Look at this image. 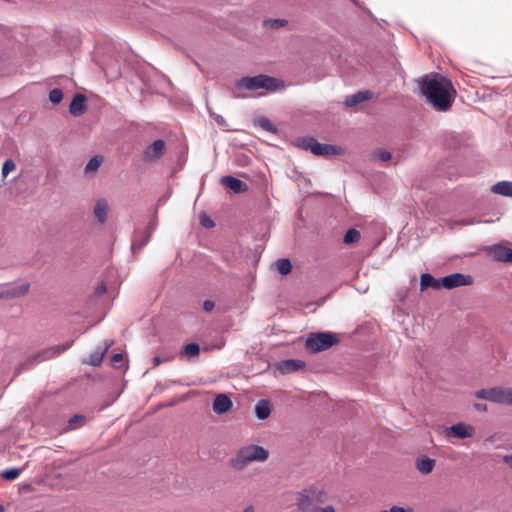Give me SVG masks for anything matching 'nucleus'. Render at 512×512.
I'll return each mask as SVG.
<instances>
[{"label": "nucleus", "instance_id": "nucleus-29", "mask_svg": "<svg viewBox=\"0 0 512 512\" xmlns=\"http://www.w3.org/2000/svg\"><path fill=\"white\" fill-rule=\"evenodd\" d=\"M200 347L196 343H190L184 346L182 354L189 356V357H195L199 354Z\"/></svg>", "mask_w": 512, "mask_h": 512}, {"label": "nucleus", "instance_id": "nucleus-15", "mask_svg": "<svg viewBox=\"0 0 512 512\" xmlns=\"http://www.w3.org/2000/svg\"><path fill=\"white\" fill-rule=\"evenodd\" d=\"M305 367V362L299 359H288L278 363L277 368L282 374L296 372Z\"/></svg>", "mask_w": 512, "mask_h": 512}, {"label": "nucleus", "instance_id": "nucleus-22", "mask_svg": "<svg viewBox=\"0 0 512 512\" xmlns=\"http://www.w3.org/2000/svg\"><path fill=\"white\" fill-rule=\"evenodd\" d=\"M491 191L495 194L512 197V182L511 181H500L494 184Z\"/></svg>", "mask_w": 512, "mask_h": 512}, {"label": "nucleus", "instance_id": "nucleus-11", "mask_svg": "<svg viewBox=\"0 0 512 512\" xmlns=\"http://www.w3.org/2000/svg\"><path fill=\"white\" fill-rule=\"evenodd\" d=\"M488 251L494 260L512 263V249L502 245H494Z\"/></svg>", "mask_w": 512, "mask_h": 512}, {"label": "nucleus", "instance_id": "nucleus-4", "mask_svg": "<svg viewBox=\"0 0 512 512\" xmlns=\"http://www.w3.org/2000/svg\"><path fill=\"white\" fill-rule=\"evenodd\" d=\"M326 500L327 492L325 489L310 486L297 494L296 505L302 512H311L312 508L317 507L316 504L324 503Z\"/></svg>", "mask_w": 512, "mask_h": 512}, {"label": "nucleus", "instance_id": "nucleus-12", "mask_svg": "<svg viewBox=\"0 0 512 512\" xmlns=\"http://www.w3.org/2000/svg\"><path fill=\"white\" fill-rule=\"evenodd\" d=\"M220 183L234 193H243L248 190V185L244 181L230 175L221 177Z\"/></svg>", "mask_w": 512, "mask_h": 512}, {"label": "nucleus", "instance_id": "nucleus-2", "mask_svg": "<svg viewBox=\"0 0 512 512\" xmlns=\"http://www.w3.org/2000/svg\"><path fill=\"white\" fill-rule=\"evenodd\" d=\"M268 457L269 452L264 447L250 444L241 447L229 460V465L236 471H242L252 462H265Z\"/></svg>", "mask_w": 512, "mask_h": 512}, {"label": "nucleus", "instance_id": "nucleus-40", "mask_svg": "<svg viewBox=\"0 0 512 512\" xmlns=\"http://www.w3.org/2000/svg\"><path fill=\"white\" fill-rule=\"evenodd\" d=\"M111 360L113 364H117L118 362H121L123 360V355L120 353H116L112 356Z\"/></svg>", "mask_w": 512, "mask_h": 512}, {"label": "nucleus", "instance_id": "nucleus-21", "mask_svg": "<svg viewBox=\"0 0 512 512\" xmlns=\"http://www.w3.org/2000/svg\"><path fill=\"white\" fill-rule=\"evenodd\" d=\"M441 278L436 279L432 275L428 273H424L421 275L420 278V286L421 290L427 289V288H433V289H440L442 288V285L440 284Z\"/></svg>", "mask_w": 512, "mask_h": 512}, {"label": "nucleus", "instance_id": "nucleus-39", "mask_svg": "<svg viewBox=\"0 0 512 512\" xmlns=\"http://www.w3.org/2000/svg\"><path fill=\"white\" fill-rule=\"evenodd\" d=\"M214 306H215V305H214V303H213L212 301H210V300H206V301H204V303H203V309H204L205 311H207V312L212 311V310H213V308H214Z\"/></svg>", "mask_w": 512, "mask_h": 512}, {"label": "nucleus", "instance_id": "nucleus-6", "mask_svg": "<svg viewBox=\"0 0 512 512\" xmlns=\"http://www.w3.org/2000/svg\"><path fill=\"white\" fill-rule=\"evenodd\" d=\"M475 397L485 399L497 404L512 406V388L509 387H492L480 389L475 392Z\"/></svg>", "mask_w": 512, "mask_h": 512}, {"label": "nucleus", "instance_id": "nucleus-24", "mask_svg": "<svg viewBox=\"0 0 512 512\" xmlns=\"http://www.w3.org/2000/svg\"><path fill=\"white\" fill-rule=\"evenodd\" d=\"M110 345H106L103 349H98L94 353H92L89 357V361L87 362L93 366H99L102 363L103 357L106 354Z\"/></svg>", "mask_w": 512, "mask_h": 512}, {"label": "nucleus", "instance_id": "nucleus-8", "mask_svg": "<svg viewBox=\"0 0 512 512\" xmlns=\"http://www.w3.org/2000/svg\"><path fill=\"white\" fill-rule=\"evenodd\" d=\"M302 143L305 149L310 150L317 156L340 155L342 153V149L340 147L319 143L314 138L303 139Z\"/></svg>", "mask_w": 512, "mask_h": 512}, {"label": "nucleus", "instance_id": "nucleus-41", "mask_svg": "<svg viewBox=\"0 0 512 512\" xmlns=\"http://www.w3.org/2000/svg\"><path fill=\"white\" fill-rule=\"evenodd\" d=\"M474 407L477 411H487V405L483 403H475Z\"/></svg>", "mask_w": 512, "mask_h": 512}, {"label": "nucleus", "instance_id": "nucleus-23", "mask_svg": "<svg viewBox=\"0 0 512 512\" xmlns=\"http://www.w3.org/2000/svg\"><path fill=\"white\" fill-rule=\"evenodd\" d=\"M255 412H256V416L259 419H261V420L266 419L271 413L270 402L268 400H264V399L258 401V403L255 406Z\"/></svg>", "mask_w": 512, "mask_h": 512}, {"label": "nucleus", "instance_id": "nucleus-26", "mask_svg": "<svg viewBox=\"0 0 512 512\" xmlns=\"http://www.w3.org/2000/svg\"><path fill=\"white\" fill-rule=\"evenodd\" d=\"M103 162V157L100 155H96L89 160V162L85 166L86 173H94L98 170Z\"/></svg>", "mask_w": 512, "mask_h": 512}, {"label": "nucleus", "instance_id": "nucleus-3", "mask_svg": "<svg viewBox=\"0 0 512 512\" xmlns=\"http://www.w3.org/2000/svg\"><path fill=\"white\" fill-rule=\"evenodd\" d=\"M283 87V82L277 78L267 76V75H257L253 77H243L236 82L237 89H247V90H258V89H266L268 91H276L279 88Z\"/></svg>", "mask_w": 512, "mask_h": 512}, {"label": "nucleus", "instance_id": "nucleus-44", "mask_svg": "<svg viewBox=\"0 0 512 512\" xmlns=\"http://www.w3.org/2000/svg\"><path fill=\"white\" fill-rule=\"evenodd\" d=\"M242 512H255L254 506L248 505L247 507L244 508Z\"/></svg>", "mask_w": 512, "mask_h": 512}, {"label": "nucleus", "instance_id": "nucleus-10", "mask_svg": "<svg viewBox=\"0 0 512 512\" xmlns=\"http://www.w3.org/2000/svg\"><path fill=\"white\" fill-rule=\"evenodd\" d=\"M473 283V278L470 275L462 273H454L448 276L442 277L440 284L442 288L453 289L460 286H468Z\"/></svg>", "mask_w": 512, "mask_h": 512}, {"label": "nucleus", "instance_id": "nucleus-9", "mask_svg": "<svg viewBox=\"0 0 512 512\" xmlns=\"http://www.w3.org/2000/svg\"><path fill=\"white\" fill-rule=\"evenodd\" d=\"M475 433V427L464 422L456 423L445 429V435L447 438H471L475 435Z\"/></svg>", "mask_w": 512, "mask_h": 512}, {"label": "nucleus", "instance_id": "nucleus-32", "mask_svg": "<svg viewBox=\"0 0 512 512\" xmlns=\"http://www.w3.org/2000/svg\"><path fill=\"white\" fill-rule=\"evenodd\" d=\"M374 158L379 161L386 162L389 161L392 157L391 153L385 149H378L373 153Z\"/></svg>", "mask_w": 512, "mask_h": 512}, {"label": "nucleus", "instance_id": "nucleus-7", "mask_svg": "<svg viewBox=\"0 0 512 512\" xmlns=\"http://www.w3.org/2000/svg\"><path fill=\"white\" fill-rule=\"evenodd\" d=\"M70 347H71V343H65V344L55 345V346L43 349L42 351L27 358L26 361L20 365V368L29 369L37 363H41V362L53 359V358L59 356L64 351H66L67 349H69Z\"/></svg>", "mask_w": 512, "mask_h": 512}, {"label": "nucleus", "instance_id": "nucleus-48", "mask_svg": "<svg viewBox=\"0 0 512 512\" xmlns=\"http://www.w3.org/2000/svg\"><path fill=\"white\" fill-rule=\"evenodd\" d=\"M2 511H3V508L0 506V512H2Z\"/></svg>", "mask_w": 512, "mask_h": 512}, {"label": "nucleus", "instance_id": "nucleus-19", "mask_svg": "<svg viewBox=\"0 0 512 512\" xmlns=\"http://www.w3.org/2000/svg\"><path fill=\"white\" fill-rule=\"evenodd\" d=\"M435 464L436 462L434 459L426 456L418 458L415 462L416 469L424 475L430 474L433 471Z\"/></svg>", "mask_w": 512, "mask_h": 512}, {"label": "nucleus", "instance_id": "nucleus-17", "mask_svg": "<svg viewBox=\"0 0 512 512\" xmlns=\"http://www.w3.org/2000/svg\"><path fill=\"white\" fill-rule=\"evenodd\" d=\"M109 205L106 199H98L93 207V214L99 223L103 224L108 218Z\"/></svg>", "mask_w": 512, "mask_h": 512}, {"label": "nucleus", "instance_id": "nucleus-20", "mask_svg": "<svg viewBox=\"0 0 512 512\" xmlns=\"http://www.w3.org/2000/svg\"><path fill=\"white\" fill-rule=\"evenodd\" d=\"M371 97L372 94L369 91H360L346 97L344 104L347 107H353L359 103L369 100Z\"/></svg>", "mask_w": 512, "mask_h": 512}, {"label": "nucleus", "instance_id": "nucleus-31", "mask_svg": "<svg viewBox=\"0 0 512 512\" xmlns=\"http://www.w3.org/2000/svg\"><path fill=\"white\" fill-rule=\"evenodd\" d=\"M63 99V92L59 88H54L49 93V100L53 104H59Z\"/></svg>", "mask_w": 512, "mask_h": 512}, {"label": "nucleus", "instance_id": "nucleus-47", "mask_svg": "<svg viewBox=\"0 0 512 512\" xmlns=\"http://www.w3.org/2000/svg\"><path fill=\"white\" fill-rule=\"evenodd\" d=\"M441 512H457V511H456V510H454V509H445V510H443V511H441Z\"/></svg>", "mask_w": 512, "mask_h": 512}, {"label": "nucleus", "instance_id": "nucleus-27", "mask_svg": "<svg viewBox=\"0 0 512 512\" xmlns=\"http://www.w3.org/2000/svg\"><path fill=\"white\" fill-rule=\"evenodd\" d=\"M360 232L356 229H349L345 235H344V238H343V242L345 244H352V243H356L360 240Z\"/></svg>", "mask_w": 512, "mask_h": 512}, {"label": "nucleus", "instance_id": "nucleus-13", "mask_svg": "<svg viewBox=\"0 0 512 512\" xmlns=\"http://www.w3.org/2000/svg\"><path fill=\"white\" fill-rule=\"evenodd\" d=\"M29 283L24 282L19 285L9 287L0 292V298L13 299L25 296L29 291Z\"/></svg>", "mask_w": 512, "mask_h": 512}, {"label": "nucleus", "instance_id": "nucleus-5", "mask_svg": "<svg viewBox=\"0 0 512 512\" xmlns=\"http://www.w3.org/2000/svg\"><path fill=\"white\" fill-rule=\"evenodd\" d=\"M338 342V337L330 332L310 333L306 339L305 347L308 351L317 353L331 348Z\"/></svg>", "mask_w": 512, "mask_h": 512}, {"label": "nucleus", "instance_id": "nucleus-45", "mask_svg": "<svg viewBox=\"0 0 512 512\" xmlns=\"http://www.w3.org/2000/svg\"><path fill=\"white\" fill-rule=\"evenodd\" d=\"M161 363V360L159 357L154 358V366H158Z\"/></svg>", "mask_w": 512, "mask_h": 512}, {"label": "nucleus", "instance_id": "nucleus-38", "mask_svg": "<svg viewBox=\"0 0 512 512\" xmlns=\"http://www.w3.org/2000/svg\"><path fill=\"white\" fill-rule=\"evenodd\" d=\"M311 512H336L335 508L332 505H327L325 507H314L311 509Z\"/></svg>", "mask_w": 512, "mask_h": 512}, {"label": "nucleus", "instance_id": "nucleus-43", "mask_svg": "<svg viewBox=\"0 0 512 512\" xmlns=\"http://www.w3.org/2000/svg\"><path fill=\"white\" fill-rule=\"evenodd\" d=\"M504 462L512 467V454L504 457Z\"/></svg>", "mask_w": 512, "mask_h": 512}, {"label": "nucleus", "instance_id": "nucleus-34", "mask_svg": "<svg viewBox=\"0 0 512 512\" xmlns=\"http://www.w3.org/2000/svg\"><path fill=\"white\" fill-rule=\"evenodd\" d=\"M272 28L283 27L287 24V21L284 19H272L266 22Z\"/></svg>", "mask_w": 512, "mask_h": 512}, {"label": "nucleus", "instance_id": "nucleus-30", "mask_svg": "<svg viewBox=\"0 0 512 512\" xmlns=\"http://www.w3.org/2000/svg\"><path fill=\"white\" fill-rule=\"evenodd\" d=\"M20 472H21L20 469H17V468L8 469V470H4L1 473V476L5 480L12 481L19 477Z\"/></svg>", "mask_w": 512, "mask_h": 512}, {"label": "nucleus", "instance_id": "nucleus-25", "mask_svg": "<svg viewBox=\"0 0 512 512\" xmlns=\"http://www.w3.org/2000/svg\"><path fill=\"white\" fill-rule=\"evenodd\" d=\"M275 266H276L277 271L281 275H287L292 270V264H291L290 260L286 259V258L278 259L275 263Z\"/></svg>", "mask_w": 512, "mask_h": 512}, {"label": "nucleus", "instance_id": "nucleus-1", "mask_svg": "<svg viewBox=\"0 0 512 512\" xmlns=\"http://www.w3.org/2000/svg\"><path fill=\"white\" fill-rule=\"evenodd\" d=\"M420 88L428 102L437 111L450 110L456 96V90L448 78L437 73H431L422 78Z\"/></svg>", "mask_w": 512, "mask_h": 512}, {"label": "nucleus", "instance_id": "nucleus-18", "mask_svg": "<svg viewBox=\"0 0 512 512\" xmlns=\"http://www.w3.org/2000/svg\"><path fill=\"white\" fill-rule=\"evenodd\" d=\"M86 110V97L81 94L77 93L69 106V112L74 116H80L82 115Z\"/></svg>", "mask_w": 512, "mask_h": 512}, {"label": "nucleus", "instance_id": "nucleus-37", "mask_svg": "<svg viewBox=\"0 0 512 512\" xmlns=\"http://www.w3.org/2000/svg\"><path fill=\"white\" fill-rule=\"evenodd\" d=\"M380 512H414V510L411 507L403 508L399 506H393L389 510H382Z\"/></svg>", "mask_w": 512, "mask_h": 512}, {"label": "nucleus", "instance_id": "nucleus-14", "mask_svg": "<svg viewBox=\"0 0 512 512\" xmlns=\"http://www.w3.org/2000/svg\"><path fill=\"white\" fill-rule=\"evenodd\" d=\"M165 150V143L163 140H155L144 152V160L151 161L161 157Z\"/></svg>", "mask_w": 512, "mask_h": 512}, {"label": "nucleus", "instance_id": "nucleus-46", "mask_svg": "<svg viewBox=\"0 0 512 512\" xmlns=\"http://www.w3.org/2000/svg\"><path fill=\"white\" fill-rule=\"evenodd\" d=\"M105 290H106L105 286L102 285L101 287L98 288V293H104Z\"/></svg>", "mask_w": 512, "mask_h": 512}, {"label": "nucleus", "instance_id": "nucleus-42", "mask_svg": "<svg viewBox=\"0 0 512 512\" xmlns=\"http://www.w3.org/2000/svg\"><path fill=\"white\" fill-rule=\"evenodd\" d=\"M215 120L221 126H224L226 124V121H225V119L222 116H217L215 118Z\"/></svg>", "mask_w": 512, "mask_h": 512}, {"label": "nucleus", "instance_id": "nucleus-16", "mask_svg": "<svg viewBox=\"0 0 512 512\" xmlns=\"http://www.w3.org/2000/svg\"><path fill=\"white\" fill-rule=\"evenodd\" d=\"M233 406L231 399L226 394H219L213 401V411L216 414H224Z\"/></svg>", "mask_w": 512, "mask_h": 512}, {"label": "nucleus", "instance_id": "nucleus-28", "mask_svg": "<svg viewBox=\"0 0 512 512\" xmlns=\"http://www.w3.org/2000/svg\"><path fill=\"white\" fill-rule=\"evenodd\" d=\"M255 123L265 131H268V132L276 131V129L273 126V124L271 123V121L266 117H259L258 119L255 120Z\"/></svg>", "mask_w": 512, "mask_h": 512}, {"label": "nucleus", "instance_id": "nucleus-35", "mask_svg": "<svg viewBox=\"0 0 512 512\" xmlns=\"http://www.w3.org/2000/svg\"><path fill=\"white\" fill-rule=\"evenodd\" d=\"M83 421L84 417L82 415H74L73 417L70 418L68 423L69 426L74 429L77 427V424H81Z\"/></svg>", "mask_w": 512, "mask_h": 512}, {"label": "nucleus", "instance_id": "nucleus-36", "mask_svg": "<svg viewBox=\"0 0 512 512\" xmlns=\"http://www.w3.org/2000/svg\"><path fill=\"white\" fill-rule=\"evenodd\" d=\"M200 223L202 226L207 227V228L214 227V222L206 215L200 216Z\"/></svg>", "mask_w": 512, "mask_h": 512}, {"label": "nucleus", "instance_id": "nucleus-33", "mask_svg": "<svg viewBox=\"0 0 512 512\" xmlns=\"http://www.w3.org/2000/svg\"><path fill=\"white\" fill-rule=\"evenodd\" d=\"M16 169V164L13 160L7 159L2 167V176L7 177L8 174Z\"/></svg>", "mask_w": 512, "mask_h": 512}]
</instances>
